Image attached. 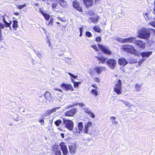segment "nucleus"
I'll return each instance as SVG.
<instances>
[{"label":"nucleus","instance_id":"f257e3e1","mask_svg":"<svg viewBox=\"0 0 155 155\" xmlns=\"http://www.w3.org/2000/svg\"><path fill=\"white\" fill-rule=\"evenodd\" d=\"M122 49L124 51L135 56H139L140 54L139 52L132 45L126 44L122 45Z\"/></svg>","mask_w":155,"mask_h":155},{"label":"nucleus","instance_id":"f03ea898","mask_svg":"<svg viewBox=\"0 0 155 155\" xmlns=\"http://www.w3.org/2000/svg\"><path fill=\"white\" fill-rule=\"evenodd\" d=\"M150 28H143L140 30L138 34L137 37L139 38L148 39L150 36Z\"/></svg>","mask_w":155,"mask_h":155},{"label":"nucleus","instance_id":"7ed1b4c3","mask_svg":"<svg viewBox=\"0 0 155 155\" xmlns=\"http://www.w3.org/2000/svg\"><path fill=\"white\" fill-rule=\"evenodd\" d=\"M116 80L117 81L115 84V86L114 88V91L118 95H119L122 93V82L120 79H117Z\"/></svg>","mask_w":155,"mask_h":155},{"label":"nucleus","instance_id":"20e7f679","mask_svg":"<svg viewBox=\"0 0 155 155\" xmlns=\"http://www.w3.org/2000/svg\"><path fill=\"white\" fill-rule=\"evenodd\" d=\"M63 124L64 125L65 127L69 131L73 130L74 124L73 122L70 120L63 119Z\"/></svg>","mask_w":155,"mask_h":155},{"label":"nucleus","instance_id":"39448f33","mask_svg":"<svg viewBox=\"0 0 155 155\" xmlns=\"http://www.w3.org/2000/svg\"><path fill=\"white\" fill-rule=\"evenodd\" d=\"M106 63L110 69H114L116 66L117 61L114 58H110L107 60Z\"/></svg>","mask_w":155,"mask_h":155},{"label":"nucleus","instance_id":"423d86ee","mask_svg":"<svg viewBox=\"0 0 155 155\" xmlns=\"http://www.w3.org/2000/svg\"><path fill=\"white\" fill-rule=\"evenodd\" d=\"M98 46L99 49L104 54L107 55H110L111 54L112 52L109 49V47H106L99 44H98Z\"/></svg>","mask_w":155,"mask_h":155},{"label":"nucleus","instance_id":"0eeeda50","mask_svg":"<svg viewBox=\"0 0 155 155\" xmlns=\"http://www.w3.org/2000/svg\"><path fill=\"white\" fill-rule=\"evenodd\" d=\"M135 46L138 48L143 49L145 48L146 43L141 40H136L134 42Z\"/></svg>","mask_w":155,"mask_h":155},{"label":"nucleus","instance_id":"6e6552de","mask_svg":"<svg viewBox=\"0 0 155 155\" xmlns=\"http://www.w3.org/2000/svg\"><path fill=\"white\" fill-rule=\"evenodd\" d=\"M61 88L66 91H73L74 89L72 85L70 84L63 83L60 85Z\"/></svg>","mask_w":155,"mask_h":155},{"label":"nucleus","instance_id":"1a4fd4ad","mask_svg":"<svg viewBox=\"0 0 155 155\" xmlns=\"http://www.w3.org/2000/svg\"><path fill=\"white\" fill-rule=\"evenodd\" d=\"M72 5L74 8L80 12H83V9L80 5V2L77 0H75L72 2Z\"/></svg>","mask_w":155,"mask_h":155},{"label":"nucleus","instance_id":"9d476101","mask_svg":"<svg viewBox=\"0 0 155 155\" xmlns=\"http://www.w3.org/2000/svg\"><path fill=\"white\" fill-rule=\"evenodd\" d=\"M77 112V110L75 108H74L66 111L64 113V115L66 116L72 117Z\"/></svg>","mask_w":155,"mask_h":155},{"label":"nucleus","instance_id":"9b49d317","mask_svg":"<svg viewBox=\"0 0 155 155\" xmlns=\"http://www.w3.org/2000/svg\"><path fill=\"white\" fill-rule=\"evenodd\" d=\"M86 8H88L93 5L94 0H82Z\"/></svg>","mask_w":155,"mask_h":155},{"label":"nucleus","instance_id":"f8f14e48","mask_svg":"<svg viewBox=\"0 0 155 155\" xmlns=\"http://www.w3.org/2000/svg\"><path fill=\"white\" fill-rule=\"evenodd\" d=\"M61 149L62 150L63 154L64 155H66L68 153V150L66 146L65 143L63 142H61L60 144Z\"/></svg>","mask_w":155,"mask_h":155},{"label":"nucleus","instance_id":"ddd939ff","mask_svg":"<svg viewBox=\"0 0 155 155\" xmlns=\"http://www.w3.org/2000/svg\"><path fill=\"white\" fill-rule=\"evenodd\" d=\"M92 126V124L90 121H88L84 125L83 133L84 134H88V132L90 127Z\"/></svg>","mask_w":155,"mask_h":155},{"label":"nucleus","instance_id":"4468645a","mask_svg":"<svg viewBox=\"0 0 155 155\" xmlns=\"http://www.w3.org/2000/svg\"><path fill=\"white\" fill-rule=\"evenodd\" d=\"M70 153L71 154L75 153L76 151L77 146L76 144H72L68 146Z\"/></svg>","mask_w":155,"mask_h":155},{"label":"nucleus","instance_id":"2eb2a0df","mask_svg":"<svg viewBox=\"0 0 155 155\" xmlns=\"http://www.w3.org/2000/svg\"><path fill=\"white\" fill-rule=\"evenodd\" d=\"M94 17H91L89 18L91 22L96 23H97L100 19V16L97 15H95Z\"/></svg>","mask_w":155,"mask_h":155},{"label":"nucleus","instance_id":"dca6fc26","mask_svg":"<svg viewBox=\"0 0 155 155\" xmlns=\"http://www.w3.org/2000/svg\"><path fill=\"white\" fill-rule=\"evenodd\" d=\"M95 57L96 58L98 61L99 64H104L107 61V58L103 56H101L99 57L95 56Z\"/></svg>","mask_w":155,"mask_h":155},{"label":"nucleus","instance_id":"f3484780","mask_svg":"<svg viewBox=\"0 0 155 155\" xmlns=\"http://www.w3.org/2000/svg\"><path fill=\"white\" fill-rule=\"evenodd\" d=\"M136 39L134 37H131L127 38H123L122 42L123 43H134Z\"/></svg>","mask_w":155,"mask_h":155},{"label":"nucleus","instance_id":"a211bd4d","mask_svg":"<svg viewBox=\"0 0 155 155\" xmlns=\"http://www.w3.org/2000/svg\"><path fill=\"white\" fill-rule=\"evenodd\" d=\"M118 62L119 65L123 66H124L128 63L126 59L123 58H118Z\"/></svg>","mask_w":155,"mask_h":155},{"label":"nucleus","instance_id":"6ab92c4d","mask_svg":"<svg viewBox=\"0 0 155 155\" xmlns=\"http://www.w3.org/2000/svg\"><path fill=\"white\" fill-rule=\"evenodd\" d=\"M94 70L98 74H99L103 71L105 70V68L103 66H97L95 67Z\"/></svg>","mask_w":155,"mask_h":155},{"label":"nucleus","instance_id":"aec40b11","mask_svg":"<svg viewBox=\"0 0 155 155\" xmlns=\"http://www.w3.org/2000/svg\"><path fill=\"white\" fill-rule=\"evenodd\" d=\"M152 53L151 51L148 52H143L141 53L140 54L142 58H148Z\"/></svg>","mask_w":155,"mask_h":155},{"label":"nucleus","instance_id":"412c9836","mask_svg":"<svg viewBox=\"0 0 155 155\" xmlns=\"http://www.w3.org/2000/svg\"><path fill=\"white\" fill-rule=\"evenodd\" d=\"M44 96L46 100L50 101L51 99V94L50 92L48 91H46L44 94Z\"/></svg>","mask_w":155,"mask_h":155},{"label":"nucleus","instance_id":"4be33fe9","mask_svg":"<svg viewBox=\"0 0 155 155\" xmlns=\"http://www.w3.org/2000/svg\"><path fill=\"white\" fill-rule=\"evenodd\" d=\"M59 108V107H55L52 108L51 109L47 110L46 111V114H50L53 112H56L57 109Z\"/></svg>","mask_w":155,"mask_h":155},{"label":"nucleus","instance_id":"5701e85b","mask_svg":"<svg viewBox=\"0 0 155 155\" xmlns=\"http://www.w3.org/2000/svg\"><path fill=\"white\" fill-rule=\"evenodd\" d=\"M18 22L16 20H14L13 21L12 27L13 29L15 31L17 30V28L18 27Z\"/></svg>","mask_w":155,"mask_h":155},{"label":"nucleus","instance_id":"b1692460","mask_svg":"<svg viewBox=\"0 0 155 155\" xmlns=\"http://www.w3.org/2000/svg\"><path fill=\"white\" fill-rule=\"evenodd\" d=\"M78 105H79L80 107H83L84 105L82 103H79L78 102H76L74 103L72 105H69L68 106V108H69L70 107H73L74 106H76Z\"/></svg>","mask_w":155,"mask_h":155},{"label":"nucleus","instance_id":"393cba45","mask_svg":"<svg viewBox=\"0 0 155 155\" xmlns=\"http://www.w3.org/2000/svg\"><path fill=\"white\" fill-rule=\"evenodd\" d=\"M142 86L141 84L137 83L135 86V90L136 91H140L141 90V87Z\"/></svg>","mask_w":155,"mask_h":155},{"label":"nucleus","instance_id":"a878e982","mask_svg":"<svg viewBox=\"0 0 155 155\" xmlns=\"http://www.w3.org/2000/svg\"><path fill=\"white\" fill-rule=\"evenodd\" d=\"M58 2L60 5L63 7H65L67 6V3L64 0H59Z\"/></svg>","mask_w":155,"mask_h":155},{"label":"nucleus","instance_id":"bb28decb","mask_svg":"<svg viewBox=\"0 0 155 155\" xmlns=\"http://www.w3.org/2000/svg\"><path fill=\"white\" fill-rule=\"evenodd\" d=\"M93 29L95 31L98 33H100L101 31V29L100 27L97 25L94 26L93 27Z\"/></svg>","mask_w":155,"mask_h":155},{"label":"nucleus","instance_id":"cd10ccee","mask_svg":"<svg viewBox=\"0 0 155 155\" xmlns=\"http://www.w3.org/2000/svg\"><path fill=\"white\" fill-rule=\"evenodd\" d=\"M62 123L61 120L60 119L57 120L54 122L55 124L57 127L59 126Z\"/></svg>","mask_w":155,"mask_h":155},{"label":"nucleus","instance_id":"c85d7f7f","mask_svg":"<svg viewBox=\"0 0 155 155\" xmlns=\"http://www.w3.org/2000/svg\"><path fill=\"white\" fill-rule=\"evenodd\" d=\"M82 131L79 130V129L77 127H76L74 130L73 132L76 134L77 135L78 134L82 132Z\"/></svg>","mask_w":155,"mask_h":155},{"label":"nucleus","instance_id":"c756f323","mask_svg":"<svg viewBox=\"0 0 155 155\" xmlns=\"http://www.w3.org/2000/svg\"><path fill=\"white\" fill-rule=\"evenodd\" d=\"M78 127L80 130L82 131V130L83 128V123L82 122H79L78 124Z\"/></svg>","mask_w":155,"mask_h":155},{"label":"nucleus","instance_id":"7c9ffc66","mask_svg":"<svg viewBox=\"0 0 155 155\" xmlns=\"http://www.w3.org/2000/svg\"><path fill=\"white\" fill-rule=\"evenodd\" d=\"M97 90L92 89L91 91V94L94 96H97L98 94V91Z\"/></svg>","mask_w":155,"mask_h":155},{"label":"nucleus","instance_id":"2f4dec72","mask_svg":"<svg viewBox=\"0 0 155 155\" xmlns=\"http://www.w3.org/2000/svg\"><path fill=\"white\" fill-rule=\"evenodd\" d=\"M149 15V14L148 13H145L144 15V16L147 21L149 20L152 19Z\"/></svg>","mask_w":155,"mask_h":155},{"label":"nucleus","instance_id":"473e14b6","mask_svg":"<svg viewBox=\"0 0 155 155\" xmlns=\"http://www.w3.org/2000/svg\"><path fill=\"white\" fill-rule=\"evenodd\" d=\"M43 16L46 21L49 20L50 16L48 14L45 13Z\"/></svg>","mask_w":155,"mask_h":155},{"label":"nucleus","instance_id":"72a5a7b5","mask_svg":"<svg viewBox=\"0 0 155 155\" xmlns=\"http://www.w3.org/2000/svg\"><path fill=\"white\" fill-rule=\"evenodd\" d=\"M74 87L75 88L78 87V85L79 84H81L80 82H74Z\"/></svg>","mask_w":155,"mask_h":155},{"label":"nucleus","instance_id":"f704fd0d","mask_svg":"<svg viewBox=\"0 0 155 155\" xmlns=\"http://www.w3.org/2000/svg\"><path fill=\"white\" fill-rule=\"evenodd\" d=\"M26 6V5L25 4H24L23 5H18L16 6V7L18 8L19 9H21L23 8H24Z\"/></svg>","mask_w":155,"mask_h":155},{"label":"nucleus","instance_id":"c9c22d12","mask_svg":"<svg viewBox=\"0 0 155 155\" xmlns=\"http://www.w3.org/2000/svg\"><path fill=\"white\" fill-rule=\"evenodd\" d=\"M55 155H61L60 150H57L54 151Z\"/></svg>","mask_w":155,"mask_h":155},{"label":"nucleus","instance_id":"e433bc0d","mask_svg":"<svg viewBox=\"0 0 155 155\" xmlns=\"http://www.w3.org/2000/svg\"><path fill=\"white\" fill-rule=\"evenodd\" d=\"M53 22H54V18H51L50 19V21L48 24V25H52L53 24Z\"/></svg>","mask_w":155,"mask_h":155},{"label":"nucleus","instance_id":"4c0bfd02","mask_svg":"<svg viewBox=\"0 0 155 155\" xmlns=\"http://www.w3.org/2000/svg\"><path fill=\"white\" fill-rule=\"evenodd\" d=\"M67 74L70 75V76L73 78L74 79H77L78 78V76L77 75L74 76L70 72H67Z\"/></svg>","mask_w":155,"mask_h":155},{"label":"nucleus","instance_id":"58836bf2","mask_svg":"<svg viewBox=\"0 0 155 155\" xmlns=\"http://www.w3.org/2000/svg\"><path fill=\"white\" fill-rule=\"evenodd\" d=\"M88 14L90 16H95L96 15V13H94L93 11H90L88 12Z\"/></svg>","mask_w":155,"mask_h":155},{"label":"nucleus","instance_id":"ea45409f","mask_svg":"<svg viewBox=\"0 0 155 155\" xmlns=\"http://www.w3.org/2000/svg\"><path fill=\"white\" fill-rule=\"evenodd\" d=\"M85 34L86 36L88 37H90L92 36L91 33L88 31H86Z\"/></svg>","mask_w":155,"mask_h":155},{"label":"nucleus","instance_id":"a19ab883","mask_svg":"<svg viewBox=\"0 0 155 155\" xmlns=\"http://www.w3.org/2000/svg\"><path fill=\"white\" fill-rule=\"evenodd\" d=\"M148 2L150 4H154L155 5V0H147Z\"/></svg>","mask_w":155,"mask_h":155},{"label":"nucleus","instance_id":"79ce46f5","mask_svg":"<svg viewBox=\"0 0 155 155\" xmlns=\"http://www.w3.org/2000/svg\"><path fill=\"white\" fill-rule=\"evenodd\" d=\"M101 39L100 36L97 37L95 39L96 41L97 42H100L101 41Z\"/></svg>","mask_w":155,"mask_h":155},{"label":"nucleus","instance_id":"37998d69","mask_svg":"<svg viewBox=\"0 0 155 155\" xmlns=\"http://www.w3.org/2000/svg\"><path fill=\"white\" fill-rule=\"evenodd\" d=\"M91 47L92 48L96 51H98V49L96 45H91Z\"/></svg>","mask_w":155,"mask_h":155},{"label":"nucleus","instance_id":"c03bdc74","mask_svg":"<svg viewBox=\"0 0 155 155\" xmlns=\"http://www.w3.org/2000/svg\"><path fill=\"white\" fill-rule=\"evenodd\" d=\"M4 26L5 27H10V29H11V26L9 25V24H8V22H6L5 23V24Z\"/></svg>","mask_w":155,"mask_h":155},{"label":"nucleus","instance_id":"a18cd8bd","mask_svg":"<svg viewBox=\"0 0 155 155\" xmlns=\"http://www.w3.org/2000/svg\"><path fill=\"white\" fill-rule=\"evenodd\" d=\"M149 24L155 28V21H151L149 23Z\"/></svg>","mask_w":155,"mask_h":155},{"label":"nucleus","instance_id":"49530a36","mask_svg":"<svg viewBox=\"0 0 155 155\" xmlns=\"http://www.w3.org/2000/svg\"><path fill=\"white\" fill-rule=\"evenodd\" d=\"M4 39L3 37L2 36L1 29H0V41H2Z\"/></svg>","mask_w":155,"mask_h":155},{"label":"nucleus","instance_id":"de8ad7c7","mask_svg":"<svg viewBox=\"0 0 155 155\" xmlns=\"http://www.w3.org/2000/svg\"><path fill=\"white\" fill-rule=\"evenodd\" d=\"M57 6V3H52V7L53 9L56 8Z\"/></svg>","mask_w":155,"mask_h":155},{"label":"nucleus","instance_id":"09e8293b","mask_svg":"<svg viewBox=\"0 0 155 155\" xmlns=\"http://www.w3.org/2000/svg\"><path fill=\"white\" fill-rule=\"evenodd\" d=\"M88 114L92 118H94L95 117V115L94 114L91 112Z\"/></svg>","mask_w":155,"mask_h":155},{"label":"nucleus","instance_id":"8fccbe9b","mask_svg":"<svg viewBox=\"0 0 155 155\" xmlns=\"http://www.w3.org/2000/svg\"><path fill=\"white\" fill-rule=\"evenodd\" d=\"M39 122L40 123L42 124H41V125H44V124L45 121H44V120L43 119H41L39 120Z\"/></svg>","mask_w":155,"mask_h":155},{"label":"nucleus","instance_id":"3c124183","mask_svg":"<svg viewBox=\"0 0 155 155\" xmlns=\"http://www.w3.org/2000/svg\"><path fill=\"white\" fill-rule=\"evenodd\" d=\"M94 81L95 82L97 83H99L100 82V80L97 77H95L94 79Z\"/></svg>","mask_w":155,"mask_h":155},{"label":"nucleus","instance_id":"603ef678","mask_svg":"<svg viewBox=\"0 0 155 155\" xmlns=\"http://www.w3.org/2000/svg\"><path fill=\"white\" fill-rule=\"evenodd\" d=\"M124 103L126 106L129 107L131 106V105L130 104V103L127 102H124Z\"/></svg>","mask_w":155,"mask_h":155},{"label":"nucleus","instance_id":"864d4df0","mask_svg":"<svg viewBox=\"0 0 155 155\" xmlns=\"http://www.w3.org/2000/svg\"><path fill=\"white\" fill-rule=\"evenodd\" d=\"M84 112L85 113L89 114L91 111L89 110L88 109H85L84 110Z\"/></svg>","mask_w":155,"mask_h":155},{"label":"nucleus","instance_id":"5fc2aeb1","mask_svg":"<svg viewBox=\"0 0 155 155\" xmlns=\"http://www.w3.org/2000/svg\"><path fill=\"white\" fill-rule=\"evenodd\" d=\"M4 28V25L0 22V29H3Z\"/></svg>","mask_w":155,"mask_h":155},{"label":"nucleus","instance_id":"6e6d98bb","mask_svg":"<svg viewBox=\"0 0 155 155\" xmlns=\"http://www.w3.org/2000/svg\"><path fill=\"white\" fill-rule=\"evenodd\" d=\"M55 91H58L61 92H63V91L61 89H58V88H55L54 89Z\"/></svg>","mask_w":155,"mask_h":155},{"label":"nucleus","instance_id":"4d7b16f0","mask_svg":"<svg viewBox=\"0 0 155 155\" xmlns=\"http://www.w3.org/2000/svg\"><path fill=\"white\" fill-rule=\"evenodd\" d=\"M1 17H2V18L3 21L4 22V23H5L6 22H7L6 21V20L5 19V18L4 16L2 15V16H1Z\"/></svg>","mask_w":155,"mask_h":155},{"label":"nucleus","instance_id":"13d9d810","mask_svg":"<svg viewBox=\"0 0 155 155\" xmlns=\"http://www.w3.org/2000/svg\"><path fill=\"white\" fill-rule=\"evenodd\" d=\"M92 87H93L94 88H95V89L96 90H97L98 88L94 84H92L91 85Z\"/></svg>","mask_w":155,"mask_h":155},{"label":"nucleus","instance_id":"bf43d9fd","mask_svg":"<svg viewBox=\"0 0 155 155\" xmlns=\"http://www.w3.org/2000/svg\"><path fill=\"white\" fill-rule=\"evenodd\" d=\"M57 19H58V20H60V21H64V20H63V19H62V18L60 17L59 16H58V17H57Z\"/></svg>","mask_w":155,"mask_h":155},{"label":"nucleus","instance_id":"052dcab7","mask_svg":"<svg viewBox=\"0 0 155 155\" xmlns=\"http://www.w3.org/2000/svg\"><path fill=\"white\" fill-rule=\"evenodd\" d=\"M150 29L151 30V31H153L154 35H155V29L150 28Z\"/></svg>","mask_w":155,"mask_h":155},{"label":"nucleus","instance_id":"680f3d73","mask_svg":"<svg viewBox=\"0 0 155 155\" xmlns=\"http://www.w3.org/2000/svg\"><path fill=\"white\" fill-rule=\"evenodd\" d=\"M39 11L43 15L45 14L43 12L41 8L39 9Z\"/></svg>","mask_w":155,"mask_h":155},{"label":"nucleus","instance_id":"e2e57ef3","mask_svg":"<svg viewBox=\"0 0 155 155\" xmlns=\"http://www.w3.org/2000/svg\"><path fill=\"white\" fill-rule=\"evenodd\" d=\"M13 14L17 16H18L19 15V13L18 12H15L13 13Z\"/></svg>","mask_w":155,"mask_h":155},{"label":"nucleus","instance_id":"0e129e2a","mask_svg":"<svg viewBox=\"0 0 155 155\" xmlns=\"http://www.w3.org/2000/svg\"><path fill=\"white\" fill-rule=\"evenodd\" d=\"M60 135L61 136L62 138H63L64 137V133H61Z\"/></svg>","mask_w":155,"mask_h":155},{"label":"nucleus","instance_id":"69168bd1","mask_svg":"<svg viewBox=\"0 0 155 155\" xmlns=\"http://www.w3.org/2000/svg\"><path fill=\"white\" fill-rule=\"evenodd\" d=\"M83 28L82 27L80 28H79V30L80 32L82 33L83 32Z\"/></svg>","mask_w":155,"mask_h":155},{"label":"nucleus","instance_id":"338daca9","mask_svg":"<svg viewBox=\"0 0 155 155\" xmlns=\"http://www.w3.org/2000/svg\"><path fill=\"white\" fill-rule=\"evenodd\" d=\"M110 119L112 120H114L116 119V117H110Z\"/></svg>","mask_w":155,"mask_h":155},{"label":"nucleus","instance_id":"774afa93","mask_svg":"<svg viewBox=\"0 0 155 155\" xmlns=\"http://www.w3.org/2000/svg\"><path fill=\"white\" fill-rule=\"evenodd\" d=\"M34 5H35V6H37V7L39 5V4L38 3H35L34 4Z\"/></svg>","mask_w":155,"mask_h":155}]
</instances>
